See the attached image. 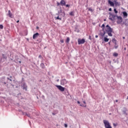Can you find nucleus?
<instances>
[{
  "instance_id": "nucleus-1",
  "label": "nucleus",
  "mask_w": 128,
  "mask_h": 128,
  "mask_svg": "<svg viewBox=\"0 0 128 128\" xmlns=\"http://www.w3.org/2000/svg\"><path fill=\"white\" fill-rule=\"evenodd\" d=\"M106 32H107L108 36H112V28H110V26L108 25H106Z\"/></svg>"
},
{
  "instance_id": "nucleus-2",
  "label": "nucleus",
  "mask_w": 128,
  "mask_h": 128,
  "mask_svg": "<svg viewBox=\"0 0 128 128\" xmlns=\"http://www.w3.org/2000/svg\"><path fill=\"white\" fill-rule=\"evenodd\" d=\"M103 122L106 128H112L108 120H104Z\"/></svg>"
},
{
  "instance_id": "nucleus-3",
  "label": "nucleus",
  "mask_w": 128,
  "mask_h": 128,
  "mask_svg": "<svg viewBox=\"0 0 128 128\" xmlns=\"http://www.w3.org/2000/svg\"><path fill=\"white\" fill-rule=\"evenodd\" d=\"M118 16L110 13V16H109V20H112V22H114V20H116V18Z\"/></svg>"
},
{
  "instance_id": "nucleus-4",
  "label": "nucleus",
  "mask_w": 128,
  "mask_h": 128,
  "mask_svg": "<svg viewBox=\"0 0 128 128\" xmlns=\"http://www.w3.org/2000/svg\"><path fill=\"white\" fill-rule=\"evenodd\" d=\"M68 84V81L66 79H62L60 80V84L62 86H65V84Z\"/></svg>"
},
{
  "instance_id": "nucleus-5",
  "label": "nucleus",
  "mask_w": 128,
  "mask_h": 128,
  "mask_svg": "<svg viewBox=\"0 0 128 128\" xmlns=\"http://www.w3.org/2000/svg\"><path fill=\"white\" fill-rule=\"evenodd\" d=\"M56 86L59 90H60V92H64V88L62 87L60 85H56Z\"/></svg>"
},
{
  "instance_id": "nucleus-6",
  "label": "nucleus",
  "mask_w": 128,
  "mask_h": 128,
  "mask_svg": "<svg viewBox=\"0 0 128 128\" xmlns=\"http://www.w3.org/2000/svg\"><path fill=\"white\" fill-rule=\"evenodd\" d=\"M78 44H84V42H86V40L84 38L78 39Z\"/></svg>"
},
{
  "instance_id": "nucleus-7",
  "label": "nucleus",
  "mask_w": 128,
  "mask_h": 128,
  "mask_svg": "<svg viewBox=\"0 0 128 128\" xmlns=\"http://www.w3.org/2000/svg\"><path fill=\"white\" fill-rule=\"evenodd\" d=\"M100 35L102 37L106 35V31H104V28H102V30L100 31Z\"/></svg>"
},
{
  "instance_id": "nucleus-8",
  "label": "nucleus",
  "mask_w": 128,
  "mask_h": 128,
  "mask_svg": "<svg viewBox=\"0 0 128 128\" xmlns=\"http://www.w3.org/2000/svg\"><path fill=\"white\" fill-rule=\"evenodd\" d=\"M118 18V24H120L121 22H122V16H117L116 17Z\"/></svg>"
},
{
  "instance_id": "nucleus-9",
  "label": "nucleus",
  "mask_w": 128,
  "mask_h": 128,
  "mask_svg": "<svg viewBox=\"0 0 128 128\" xmlns=\"http://www.w3.org/2000/svg\"><path fill=\"white\" fill-rule=\"evenodd\" d=\"M8 16L10 18H14V14L12 13L10 10H8Z\"/></svg>"
},
{
  "instance_id": "nucleus-10",
  "label": "nucleus",
  "mask_w": 128,
  "mask_h": 128,
  "mask_svg": "<svg viewBox=\"0 0 128 128\" xmlns=\"http://www.w3.org/2000/svg\"><path fill=\"white\" fill-rule=\"evenodd\" d=\"M38 36H40V34H38V32H36V34H34L32 36L33 40H36V38Z\"/></svg>"
},
{
  "instance_id": "nucleus-11",
  "label": "nucleus",
  "mask_w": 128,
  "mask_h": 128,
  "mask_svg": "<svg viewBox=\"0 0 128 128\" xmlns=\"http://www.w3.org/2000/svg\"><path fill=\"white\" fill-rule=\"evenodd\" d=\"M108 4H110V6H114V3L112 2L110 0H108Z\"/></svg>"
},
{
  "instance_id": "nucleus-12",
  "label": "nucleus",
  "mask_w": 128,
  "mask_h": 128,
  "mask_svg": "<svg viewBox=\"0 0 128 128\" xmlns=\"http://www.w3.org/2000/svg\"><path fill=\"white\" fill-rule=\"evenodd\" d=\"M60 6H64L66 5V2H64V0H62L60 2Z\"/></svg>"
},
{
  "instance_id": "nucleus-13",
  "label": "nucleus",
  "mask_w": 128,
  "mask_h": 128,
  "mask_svg": "<svg viewBox=\"0 0 128 128\" xmlns=\"http://www.w3.org/2000/svg\"><path fill=\"white\" fill-rule=\"evenodd\" d=\"M108 40H110V38H108V36L104 37V42H108Z\"/></svg>"
},
{
  "instance_id": "nucleus-14",
  "label": "nucleus",
  "mask_w": 128,
  "mask_h": 128,
  "mask_svg": "<svg viewBox=\"0 0 128 128\" xmlns=\"http://www.w3.org/2000/svg\"><path fill=\"white\" fill-rule=\"evenodd\" d=\"M123 114L125 116H128V110L126 108H124V110H123Z\"/></svg>"
},
{
  "instance_id": "nucleus-15",
  "label": "nucleus",
  "mask_w": 128,
  "mask_h": 128,
  "mask_svg": "<svg viewBox=\"0 0 128 128\" xmlns=\"http://www.w3.org/2000/svg\"><path fill=\"white\" fill-rule=\"evenodd\" d=\"M123 14V16H124V18H127L128 17V13L126 12H122Z\"/></svg>"
},
{
  "instance_id": "nucleus-16",
  "label": "nucleus",
  "mask_w": 128,
  "mask_h": 128,
  "mask_svg": "<svg viewBox=\"0 0 128 128\" xmlns=\"http://www.w3.org/2000/svg\"><path fill=\"white\" fill-rule=\"evenodd\" d=\"M55 20H62V18H60V16H58L57 17L54 18Z\"/></svg>"
},
{
  "instance_id": "nucleus-17",
  "label": "nucleus",
  "mask_w": 128,
  "mask_h": 128,
  "mask_svg": "<svg viewBox=\"0 0 128 128\" xmlns=\"http://www.w3.org/2000/svg\"><path fill=\"white\" fill-rule=\"evenodd\" d=\"M114 4L116 6H118V2H116V0H115L114 1Z\"/></svg>"
},
{
  "instance_id": "nucleus-18",
  "label": "nucleus",
  "mask_w": 128,
  "mask_h": 128,
  "mask_svg": "<svg viewBox=\"0 0 128 128\" xmlns=\"http://www.w3.org/2000/svg\"><path fill=\"white\" fill-rule=\"evenodd\" d=\"M25 116H28V118H30V114H28L27 113H24V114Z\"/></svg>"
},
{
  "instance_id": "nucleus-19",
  "label": "nucleus",
  "mask_w": 128,
  "mask_h": 128,
  "mask_svg": "<svg viewBox=\"0 0 128 128\" xmlns=\"http://www.w3.org/2000/svg\"><path fill=\"white\" fill-rule=\"evenodd\" d=\"M66 42H67V44H68V42H70V38L68 37L66 40Z\"/></svg>"
},
{
  "instance_id": "nucleus-20",
  "label": "nucleus",
  "mask_w": 128,
  "mask_h": 128,
  "mask_svg": "<svg viewBox=\"0 0 128 128\" xmlns=\"http://www.w3.org/2000/svg\"><path fill=\"white\" fill-rule=\"evenodd\" d=\"M40 66H42V68H44V63H42L40 64Z\"/></svg>"
},
{
  "instance_id": "nucleus-21",
  "label": "nucleus",
  "mask_w": 128,
  "mask_h": 128,
  "mask_svg": "<svg viewBox=\"0 0 128 128\" xmlns=\"http://www.w3.org/2000/svg\"><path fill=\"white\" fill-rule=\"evenodd\" d=\"M70 16H74V12H72L70 13Z\"/></svg>"
},
{
  "instance_id": "nucleus-22",
  "label": "nucleus",
  "mask_w": 128,
  "mask_h": 128,
  "mask_svg": "<svg viewBox=\"0 0 128 128\" xmlns=\"http://www.w3.org/2000/svg\"><path fill=\"white\" fill-rule=\"evenodd\" d=\"M113 56H118V53L115 52L113 54Z\"/></svg>"
},
{
  "instance_id": "nucleus-23",
  "label": "nucleus",
  "mask_w": 128,
  "mask_h": 128,
  "mask_svg": "<svg viewBox=\"0 0 128 128\" xmlns=\"http://www.w3.org/2000/svg\"><path fill=\"white\" fill-rule=\"evenodd\" d=\"M0 28L1 30H2V28H4V26H2V24L0 25Z\"/></svg>"
},
{
  "instance_id": "nucleus-24",
  "label": "nucleus",
  "mask_w": 128,
  "mask_h": 128,
  "mask_svg": "<svg viewBox=\"0 0 128 128\" xmlns=\"http://www.w3.org/2000/svg\"><path fill=\"white\" fill-rule=\"evenodd\" d=\"M114 12H115V14H118V10H116V9L114 8Z\"/></svg>"
},
{
  "instance_id": "nucleus-25",
  "label": "nucleus",
  "mask_w": 128,
  "mask_h": 128,
  "mask_svg": "<svg viewBox=\"0 0 128 128\" xmlns=\"http://www.w3.org/2000/svg\"><path fill=\"white\" fill-rule=\"evenodd\" d=\"M60 42H61L62 44H64V40H60Z\"/></svg>"
},
{
  "instance_id": "nucleus-26",
  "label": "nucleus",
  "mask_w": 128,
  "mask_h": 128,
  "mask_svg": "<svg viewBox=\"0 0 128 128\" xmlns=\"http://www.w3.org/2000/svg\"><path fill=\"white\" fill-rule=\"evenodd\" d=\"M80 106H84V108H86V105H84V104H80Z\"/></svg>"
},
{
  "instance_id": "nucleus-27",
  "label": "nucleus",
  "mask_w": 128,
  "mask_h": 128,
  "mask_svg": "<svg viewBox=\"0 0 128 128\" xmlns=\"http://www.w3.org/2000/svg\"><path fill=\"white\" fill-rule=\"evenodd\" d=\"M60 3L58 2H57V6H60Z\"/></svg>"
},
{
  "instance_id": "nucleus-28",
  "label": "nucleus",
  "mask_w": 128,
  "mask_h": 128,
  "mask_svg": "<svg viewBox=\"0 0 128 128\" xmlns=\"http://www.w3.org/2000/svg\"><path fill=\"white\" fill-rule=\"evenodd\" d=\"M108 10H109V12H112V8H110L108 9Z\"/></svg>"
},
{
  "instance_id": "nucleus-29",
  "label": "nucleus",
  "mask_w": 128,
  "mask_h": 128,
  "mask_svg": "<svg viewBox=\"0 0 128 128\" xmlns=\"http://www.w3.org/2000/svg\"><path fill=\"white\" fill-rule=\"evenodd\" d=\"M68 6H70V5H68V4H66V8H68Z\"/></svg>"
},
{
  "instance_id": "nucleus-30",
  "label": "nucleus",
  "mask_w": 128,
  "mask_h": 128,
  "mask_svg": "<svg viewBox=\"0 0 128 128\" xmlns=\"http://www.w3.org/2000/svg\"><path fill=\"white\" fill-rule=\"evenodd\" d=\"M102 28H104V24H103L102 25Z\"/></svg>"
},
{
  "instance_id": "nucleus-31",
  "label": "nucleus",
  "mask_w": 128,
  "mask_h": 128,
  "mask_svg": "<svg viewBox=\"0 0 128 128\" xmlns=\"http://www.w3.org/2000/svg\"><path fill=\"white\" fill-rule=\"evenodd\" d=\"M36 30H39L40 28L38 26H36Z\"/></svg>"
},
{
  "instance_id": "nucleus-32",
  "label": "nucleus",
  "mask_w": 128,
  "mask_h": 128,
  "mask_svg": "<svg viewBox=\"0 0 128 128\" xmlns=\"http://www.w3.org/2000/svg\"><path fill=\"white\" fill-rule=\"evenodd\" d=\"M95 37H96V38H98V35H96V36H95Z\"/></svg>"
},
{
  "instance_id": "nucleus-33",
  "label": "nucleus",
  "mask_w": 128,
  "mask_h": 128,
  "mask_svg": "<svg viewBox=\"0 0 128 128\" xmlns=\"http://www.w3.org/2000/svg\"><path fill=\"white\" fill-rule=\"evenodd\" d=\"M108 44H109L110 46V42H108Z\"/></svg>"
},
{
  "instance_id": "nucleus-34",
  "label": "nucleus",
  "mask_w": 128,
  "mask_h": 128,
  "mask_svg": "<svg viewBox=\"0 0 128 128\" xmlns=\"http://www.w3.org/2000/svg\"><path fill=\"white\" fill-rule=\"evenodd\" d=\"M114 40H116V39H112V42H114Z\"/></svg>"
},
{
  "instance_id": "nucleus-35",
  "label": "nucleus",
  "mask_w": 128,
  "mask_h": 128,
  "mask_svg": "<svg viewBox=\"0 0 128 128\" xmlns=\"http://www.w3.org/2000/svg\"><path fill=\"white\" fill-rule=\"evenodd\" d=\"M84 104H86V101H84L83 102Z\"/></svg>"
},
{
  "instance_id": "nucleus-36",
  "label": "nucleus",
  "mask_w": 128,
  "mask_h": 128,
  "mask_svg": "<svg viewBox=\"0 0 128 128\" xmlns=\"http://www.w3.org/2000/svg\"><path fill=\"white\" fill-rule=\"evenodd\" d=\"M78 104H80V101H78Z\"/></svg>"
},
{
  "instance_id": "nucleus-37",
  "label": "nucleus",
  "mask_w": 128,
  "mask_h": 128,
  "mask_svg": "<svg viewBox=\"0 0 128 128\" xmlns=\"http://www.w3.org/2000/svg\"><path fill=\"white\" fill-rule=\"evenodd\" d=\"M114 126H116V124H114Z\"/></svg>"
},
{
  "instance_id": "nucleus-38",
  "label": "nucleus",
  "mask_w": 128,
  "mask_h": 128,
  "mask_svg": "<svg viewBox=\"0 0 128 128\" xmlns=\"http://www.w3.org/2000/svg\"><path fill=\"white\" fill-rule=\"evenodd\" d=\"M68 127V125H66V124H65V128H67Z\"/></svg>"
},
{
  "instance_id": "nucleus-39",
  "label": "nucleus",
  "mask_w": 128,
  "mask_h": 128,
  "mask_svg": "<svg viewBox=\"0 0 128 128\" xmlns=\"http://www.w3.org/2000/svg\"><path fill=\"white\" fill-rule=\"evenodd\" d=\"M38 58H42V56L40 55V56H38Z\"/></svg>"
},
{
  "instance_id": "nucleus-40",
  "label": "nucleus",
  "mask_w": 128,
  "mask_h": 128,
  "mask_svg": "<svg viewBox=\"0 0 128 128\" xmlns=\"http://www.w3.org/2000/svg\"><path fill=\"white\" fill-rule=\"evenodd\" d=\"M122 38H123V40H124V38H126L124 36H123Z\"/></svg>"
},
{
  "instance_id": "nucleus-41",
  "label": "nucleus",
  "mask_w": 128,
  "mask_h": 128,
  "mask_svg": "<svg viewBox=\"0 0 128 128\" xmlns=\"http://www.w3.org/2000/svg\"><path fill=\"white\" fill-rule=\"evenodd\" d=\"M115 48H118V46H115Z\"/></svg>"
},
{
  "instance_id": "nucleus-42",
  "label": "nucleus",
  "mask_w": 128,
  "mask_h": 128,
  "mask_svg": "<svg viewBox=\"0 0 128 128\" xmlns=\"http://www.w3.org/2000/svg\"><path fill=\"white\" fill-rule=\"evenodd\" d=\"M8 80H9L12 81V80L10 79L9 78H8Z\"/></svg>"
},
{
  "instance_id": "nucleus-43",
  "label": "nucleus",
  "mask_w": 128,
  "mask_h": 128,
  "mask_svg": "<svg viewBox=\"0 0 128 128\" xmlns=\"http://www.w3.org/2000/svg\"><path fill=\"white\" fill-rule=\"evenodd\" d=\"M16 22H20V20H18Z\"/></svg>"
},
{
  "instance_id": "nucleus-44",
  "label": "nucleus",
  "mask_w": 128,
  "mask_h": 128,
  "mask_svg": "<svg viewBox=\"0 0 128 128\" xmlns=\"http://www.w3.org/2000/svg\"><path fill=\"white\" fill-rule=\"evenodd\" d=\"M116 102H118V100H116Z\"/></svg>"
},
{
  "instance_id": "nucleus-45",
  "label": "nucleus",
  "mask_w": 128,
  "mask_h": 128,
  "mask_svg": "<svg viewBox=\"0 0 128 128\" xmlns=\"http://www.w3.org/2000/svg\"><path fill=\"white\" fill-rule=\"evenodd\" d=\"M110 64H112V62L111 61H110Z\"/></svg>"
},
{
  "instance_id": "nucleus-46",
  "label": "nucleus",
  "mask_w": 128,
  "mask_h": 128,
  "mask_svg": "<svg viewBox=\"0 0 128 128\" xmlns=\"http://www.w3.org/2000/svg\"><path fill=\"white\" fill-rule=\"evenodd\" d=\"M59 81H60V80L58 79V80H57V82H59Z\"/></svg>"
},
{
  "instance_id": "nucleus-47",
  "label": "nucleus",
  "mask_w": 128,
  "mask_h": 128,
  "mask_svg": "<svg viewBox=\"0 0 128 128\" xmlns=\"http://www.w3.org/2000/svg\"><path fill=\"white\" fill-rule=\"evenodd\" d=\"M20 64L22 62L20 61L19 62Z\"/></svg>"
},
{
  "instance_id": "nucleus-48",
  "label": "nucleus",
  "mask_w": 128,
  "mask_h": 128,
  "mask_svg": "<svg viewBox=\"0 0 128 128\" xmlns=\"http://www.w3.org/2000/svg\"><path fill=\"white\" fill-rule=\"evenodd\" d=\"M89 10H92V9H89Z\"/></svg>"
},
{
  "instance_id": "nucleus-49",
  "label": "nucleus",
  "mask_w": 128,
  "mask_h": 128,
  "mask_svg": "<svg viewBox=\"0 0 128 128\" xmlns=\"http://www.w3.org/2000/svg\"><path fill=\"white\" fill-rule=\"evenodd\" d=\"M4 84H6V82H4Z\"/></svg>"
},
{
  "instance_id": "nucleus-50",
  "label": "nucleus",
  "mask_w": 128,
  "mask_h": 128,
  "mask_svg": "<svg viewBox=\"0 0 128 128\" xmlns=\"http://www.w3.org/2000/svg\"><path fill=\"white\" fill-rule=\"evenodd\" d=\"M127 98V100H128V96H127V98Z\"/></svg>"
}]
</instances>
